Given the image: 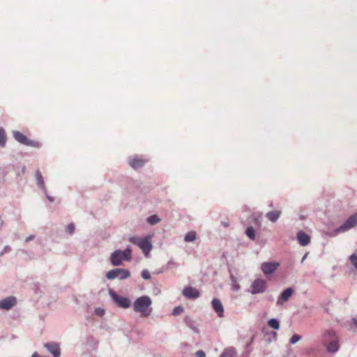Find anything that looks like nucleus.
I'll return each instance as SVG.
<instances>
[{
    "instance_id": "f257e3e1",
    "label": "nucleus",
    "mask_w": 357,
    "mask_h": 357,
    "mask_svg": "<svg viewBox=\"0 0 357 357\" xmlns=\"http://www.w3.org/2000/svg\"><path fill=\"white\" fill-rule=\"evenodd\" d=\"M152 300L148 296H142L137 298L132 305L133 310L141 314L142 317H147L152 312Z\"/></svg>"
},
{
    "instance_id": "f03ea898",
    "label": "nucleus",
    "mask_w": 357,
    "mask_h": 357,
    "mask_svg": "<svg viewBox=\"0 0 357 357\" xmlns=\"http://www.w3.org/2000/svg\"><path fill=\"white\" fill-rule=\"evenodd\" d=\"M152 236L149 235L144 238H140L138 236H130L128 238V241L137 245L144 252L146 257H148L153 248L151 243Z\"/></svg>"
},
{
    "instance_id": "7ed1b4c3",
    "label": "nucleus",
    "mask_w": 357,
    "mask_h": 357,
    "mask_svg": "<svg viewBox=\"0 0 357 357\" xmlns=\"http://www.w3.org/2000/svg\"><path fill=\"white\" fill-rule=\"evenodd\" d=\"M132 259V250L128 247L124 250H116L110 256V261L113 266L121 265L123 261H130Z\"/></svg>"
},
{
    "instance_id": "20e7f679",
    "label": "nucleus",
    "mask_w": 357,
    "mask_h": 357,
    "mask_svg": "<svg viewBox=\"0 0 357 357\" xmlns=\"http://www.w3.org/2000/svg\"><path fill=\"white\" fill-rule=\"evenodd\" d=\"M130 273L127 269L115 268L107 273L106 277L108 280L119 279L124 280L129 278Z\"/></svg>"
},
{
    "instance_id": "39448f33",
    "label": "nucleus",
    "mask_w": 357,
    "mask_h": 357,
    "mask_svg": "<svg viewBox=\"0 0 357 357\" xmlns=\"http://www.w3.org/2000/svg\"><path fill=\"white\" fill-rule=\"evenodd\" d=\"M109 296L114 301V302L119 306L124 309L128 308L130 305L131 302L130 300L126 297H123L122 296L118 295L115 291L113 290H109Z\"/></svg>"
},
{
    "instance_id": "423d86ee",
    "label": "nucleus",
    "mask_w": 357,
    "mask_h": 357,
    "mask_svg": "<svg viewBox=\"0 0 357 357\" xmlns=\"http://www.w3.org/2000/svg\"><path fill=\"white\" fill-rule=\"evenodd\" d=\"M13 135L15 139L20 144L34 147L40 146L39 142L29 139L19 131H13Z\"/></svg>"
},
{
    "instance_id": "0eeeda50",
    "label": "nucleus",
    "mask_w": 357,
    "mask_h": 357,
    "mask_svg": "<svg viewBox=\"0 0 357 357\" xmlns=\"http://www.w3.org/2000/svg\"><path fill=\"white\" fill-rule=\"evenodd\" d=\"M250 288L252 294L264 293L266 289V282L263 279H256L252 282Z\"/></svg>"
},
{
    "instance_id": "6e6552de",
    "label": "nucleus",
    "mask_w": 357,
    "mask_h": 357,
    "mask_svg": "<svg viewBox=\"0 0 357 357\" xmlns=\"http://www.w3.org/2000/svg\"><path fill=\"white\" fill-rule=\"evenodd\" d=\"M357 225V214H354L350 216L345 222L338 227L336 230L337 232H345Z\"/></svg>"
},
{
    "instance_id": "1a4fd4ad",
    "label": "nucleus",
    "mask_w": 357,
    "mask_h": 357,
    "mask_svg": "<svg viewBox=\"0 0 357 357\" xmlns=\"http://www.w3.org/2000/svg\"><path fill=\"white\" fill-rule=\"evenodd\" d=\"M17 303L16 298L14 296L6 297L4 299L0 301V309L9 310L13 306L15 305Z\"/></svg>"
},
{
    "instance_id": "9d476101",
    "label": "nucleus",
    "mask_w": 357,
    "mask_h": 357,
    "mask_svg": "<svg viewBox=\"0 0 357 357\" xmlns=\"http://www.w3.org/2000/svg\"><path fill=\"white\" fill-rule=\"evenodd\" d=\"M279 264L275 262H264L261 265V269L265 275L272 274L278 267Z\"/></svg>"
},
{
    "instance_id": "9b49d317",
    "label": "nucleus",
    "mask_w": 357,
    "mask_h": 357,
    "mask_svg": "<svg viewBox=\"0 0 357 357\" xmlns=\"http://www.w3.org/2000/svg\"><path fill=\"white\" fill-rule=\"evenodd\" d=\"M45 348L52 354L53 357H60L61 349L58 343L56 342H47L44 344Z\"/></svg>"
},
{
    "instance_id": "f8f14e48",
    "label": "nucleus",
    "mask_w": 357,
    "mask_h": 357,
    "mask_svg": "<svg viewBox=\"0 0 357 357\" xmlns=\"http://www.w3.org/2000/svg\"><path fill=\"white\" fill-rule=\"evenodd\" d=\"M36 182H37L38 186L40 187L41 188V190L44 192V193L46 195L47 199L50 202H52L54 201V198L47 195L42 174L38 170L36 171Z\"/></svg>"
},
{
    "instance_id": "ddd939ff",
    "label": "nucleus",
    "mask_w": 357,
    "mask_h": 357,
    "mask_svg": "<svg viewBox=\"0 0 357 357\" xmlns=\"http://www.w3.org/2000/svg\"><path fill=\"white\" fill-rule=\"evenodd\" d=\"M211 305L213 309L218 314V317H222L224 316V307L220 300L218 298H213L211 301Z\"/></svg>"
},
{
    "instance_id": "4468645a",
    "label": "nucleus",
    "mask_w": 357,
    "mask_h": 357,
    "mask_svg": "<svg viewBox=\"0 0 357 357\" xmlns=\"http://www.w3.org/2000/svg\"><path fill=\"white\" fill-rule=\"evenodd\" d=\"M293 294V289L290 287L286 289L281 294L280 298L277 301L278 305H282L284 302L289 301Z\"/></svg>"
},
{
    "instance_id": "2eb2a0df",
    "label": "nucleus",
    "mask_w": 357,
    "mask_h": 357,
    "mask_svg": "<svg viewBox=\"0 0 357 357\" xmlns=\"http://www.w3.org/2000/svg\"><path fill=\"white\" fill-rule=\"evenodd\" d=\"M183 294L185 297L192 299L197 298L199 296V291L196 289L190 287H185L183 290Z\"/></svg>"
},
{
    "instance_id": "dca6fc26",
    "label": "nucleus",
    "mask_w": 357,
    "mask_h": 357,
    "mask_svg": "<svg viewBox=\"0 0 357 357\" xmlns=\"http://www.w3.org/2000/svg\"><path fill=\"white\" fill-rule=\"evenodd\" d=\"M297 239L299 244L302 246H305L310 243V236L305 232L300 231L297 234Z\"/></svg>"
},
{
    "instance_id": "f3484780",
    "label": "nucleus",
    "mask_w": 357,
    "mask_h": 357,
    "mask_svg": "<svg viewBox=\"0 0 357 357\" xmlns=\"http://www.w3.org/2000/svg\"><path fill=\"white\" fill-rule=\"evenodd\" d=\"M281 211L275 210L269 211L266 214V218L272 222H275L281 215Z\"/></svg>"
},
{
    "instance_id": "a211bd4d",
    "label": "nucleus",
    "mask_w": 357,
    "mask_h": 357,
    "mask_svg": "<svg viewBox=\"0 0 357 357\" xmlns=\"http://www.w3.org/2000/svg\"><path fill=\"white\" fill-rule=\"evenodd\" d=\"M144 163L145 160L138 157H135L129 160V164L133 169L142 167Z\"/></svg>"
},
{
    "instance_id": "6ab92c4d",
    "label": "nucleus",
    "mask_w": 357,
    "mask_h": 357,
    "mask_svg": "<svg viewBox=\"0 0 357 357\" xmlns=\"http://www.w3.org/2000/svg\"><path fill=\"white\" fill-rule=\"evenodd\" d=\"M339 343L337 340H332L328 345H326L327 351L329 353H335L339 350Z\"/></svg>"
},
{
    "instance_id": "aec40b11",
    "label": "nucleus",
    "mask_w": 357,
    "mask_h": 357,
    "mask_svg": "<svg viewBox=\"0 0 357 357\" xmlns=\"http://www.w3.org/2000/svg\"><path fill=\"white\" fill-rule=\"evenodd\" d=\"M235 354H236V351H235L234 348L229 347V348L225 349L223 351L220 357H234Z\"/></svg>"
},
{
    "instance_id": "412c9836",
    "label": "nucleus",
    "mask_w": 357,
    "mask_h": 357,
    "mask_svg": "<svg viewBox=\"0 0 357 357\" xmlns=\"http://www.w3.org/2000/svg\"><path fill=\"white\" fill-rule=\"evenodd\" d=\"M185 322L195 333H199L198 328L195 326L194 322L190 317H185Z\"/></svg>"
},
{
    "instance_id": "4be33fe9",
    "label": "nucleus",
    "mask_w": 357,
    "mask_h": 357,
    "mask_svg": "<svg viewBox=\"0 0 357 357\" xmlns=\"http://www.w3.org/2000/svg\"><path fill=\"white\" fill-rule=\"evenodd\" d=\"M268 326L273 329L278 330L280 328V323L278 319L273 318L268 320Z\"/></svg>"
},
{
    "instance_id": "5701e85b",
    "label": "nucleus",
    "mask_w": 357,
    "mask_h": 357,
    "mask_svg": "<svg viewBox=\"0 0 357 357\" xmlns=\"http://www.w3.org/2000/svg\"><path fill=\"white\" fill-rule=\"evenodd\" d=\"M6 143V132L3 128H0V146H5Z\"/></svg>"
},
{
    "instance_id": "b1692460",
    "label": "nucleus",
    "mask_w": 357,
    "mask_h": 357,
    "mask_svg": "<svg viewBox=\"0 0 357 357\" xmlns=\"http://www.w3.org/2000/svg\"><path fill=\"white\" fill-rule=\"evenodd\" d=\"M245 234L252 241L255 240V230L252 227H248L247 228Z\"/></svg>"
},
{
    "instance_id": "393cba45",
    "label": "nucleus",
    "mask_w": 357,
    "mask_h": 357,
    "mask_svg": "<svg viewBox=\"0 0 357 357\" xmlns=\"http://www.w3.org/2000/svg\"><path fill=\"white\" fill-rule=\"evenodd\" d=\"M195 239H196V233L195 231L188 232L184 237V240L185 242H192Z\"/></svg>"
},
{
    "instance_id": "a878e982",
    "label": "nucleus",
    "mask_w": 357,
    "mask_h": 357,
    "mask_svg": "<svg viewBox=\"0 0 357 357\" xmlns=\"http://www.w3.org/2000/svg\"><path fill=\"white\" fill-rule=\"evenodd\" d=\"M147 222L150 225H156L158 222H160V218L157 215H153L149 216L147 218Z\"/></svg>"
},
{
    "instance_id": "bb28decb",
    "label": "nucleus",
    "mask_w": 357,
    "mask_h": 357,
    "mask_svg": "<svg viewBox=\"0 0 357 357\" xmlns=\"http://www.w3.org/2000/svg\"><path fill=\"white\" fill-rule=\"evenodd\" d=\"M301 340V336L299 335L295 334L291 337V339L289 340V343L291 344H294L297 343L298 341H300Z\"/></svg>"
},
{
    "instance_id": "cd10ccee",
    "label": "nucleus",
    "mask_w": 357,
    "mask_h": 357,
    "mask_svg": "<svg viewBox=\"0 0 357 357\" xmlns=\"http://www.w3.org/2000/svg\"><path fill=\"white\" fill-rule=\"evenodd\" d=\"M352 265L357 269V254H353L349 257Z\"/></svg>"
},
{
    "instance_id": "c85d7f7f",
    "label": "nucleus",
    "mask_w": 357,
    "mask_h": 357,
    "mask_svg": "<svg viewBox=\"0 0 357 357\" xmlns=\"http://www.w3.org/2000/svg\"><path fill=\"white\" fill-rule=\"evenodd\" d=\"M178 264L173 259L169 260L167 264V268L171 269L172 268H177Z\"/></svg>"
},
{
    "instance_id": "c756f323",
    "label": "nucleus",
    "mask_w": 357,
    "mask_h": 357,
    "mask_svg": "<svg viewBox=\"0 0 357 357\" xmlns=\"http://www.w3.org/2000/svg\"><path fill=\"white\" fill-rule=\"evenodd\" d=\"M183 307L177 306L174 308V310L172 311V314L176 316V315H178V314H181V312H183Z\"/></svg>"
},
{
    "instance_id": "7c9ffc66",
    "label": "nucleus",
    "mask_w": 357,
    "mask_h": 357,
    "mask_svg": "<svg viewBox=\"0 0 357 357\" xmlns=\"http://www.w3.org/2000/svg\"><path fill=\"white\" fill-rule=\"evenodd\" d=\"M142 277L144 280H149L151 278L149 271L147 269L143 270L142 272Z\"/></svg>"
},
{
    "instance_id": "2f4dec72",
    "label": "nucleus",
    "mask_w": 357,
    "mask_h": 357,
    "mask_svg": "<svg viewBox=\"0 0 357 357\" xmlns=\"http://www.w3.org/2000/svg\"><path fill=\"white\" fill-rule=\"evenodd\" d=\"M75 229V225L73 223L69 224L67 227V230L69 232V234H70L74 232Z\"/></svg>"
},
{
    "instance_id": "473e14b6",
    "label": "nucleus",
    "mask_w": 357,
    "mask_h": 357,
    "mask_svg": "<svg viewBox=\"0 0 357 357\" xmlns=\"http://www.w3.org/2000/svg\"><path fill=\"white\" fill-rule=\"evenodd\" d=\"M197 357H206L205 352L202 350H199L195 353Z\"/></svg>"
},
{
    "instance_id": "72a5a7b5",
    "label": "nucleus",
    "mask_w": 357,
    "mask_h": 357,
    "mask_svg": "<svg viewBox=\"0 0 357 357\" xmlns=\"http://www.w3.org/2000/svg\"><path fill=\"white\" fill-rule=\"evenodd\" d=\"M324 336L328 337H333L335 336V333L333 331H328L326 332Z\"/></svg>"
},
{
    "instance_id": "f704fd0d",
    "label": "nucleus",
    "mask_w": 357,
    "mask_h": 357,
    "mask_svg": "<svg viewBox=\"0 0 357 357\" xmlns=\"http://www.w3.org/2000/svg\"><path fill=\"white\" fill-rule=\"evenodd\" d=\"M232 289L234 291H238L240 289V286L238 284H237L236 283H233Z\"/></svg>"
},
{
    "instance_id": "c9c22d12",
    "label": "nucleus",
    "mask_w": 357,
    "mask_h": 357,
    "mask_svg": "<svg viewBox=\"0 0 357 357\" xmlns=\"http://www.w3.org/2000/svg\"><path fill=\"white\" fill-rule=\"evenodd\" d=\"M34 238V236L33 235H31L28 237L26 238V240L25 241L27 243V242H29L30 241L33 240Z\"/></svg>"
},
{
    "instance_id": "e433bc0d",
    "label": "nucleus",
    "mask_w": 357,
    "mask_h": 357,
    "mask_svg": "<svg viewBox=\"0 0 357 357\" xmlns=\"http://www.w3.org/2000/svg\"><path fill=\"white\" fill-rule=\"evenodd\" d=\"M352 322H353L354 325L355 326V327L357 328V317H354L352 319Z\"/></svg>"
},
{
    "instance_id": "4c0bfd02",
    "label": "nucleus",
    "mask_w": 357,
    "mask_h": 357,
    "mask_svg": "<svg viewBox=\"0 0 357 357\" xmlns=\"http://www.w3.org/2000/svg\"><path fill=\"white\" fill-rule=\"evenodd\" d=\"M221 224L225 227H228L229 226V222H222Z\"/></svg>"
},
{
    "instance_id": "58836bf2",
    "label": "nucleus",
    "mask_w": 357,
    "mask_h": 357,
    "mask_svg": "<svg viewBox=\"0 0 357 357\" xmlns=\"http://www.w3.org/2000/svg\"><path fill=\"white\" fill-rule=\"evenodd\" d=\"M97 313L100 315H102L103 314V312H104V310H97Z\"/></svg>"
},
{
    "instance_id": "ea45409f",
    "label": "nucleus",
    "mask_w": 357,
    "mask_h": 357,
    "mask_svg": "<svg viewBox=\"0 0 357 357\" xmlns=\"http://www.w3.org/2000/svg\"><path fill=\"white\" fill-rule=\"evenodd\" d=\"M10 250V248L8 246H6V247L4 248L3 252H2L1 253V255H3L4 252H6L7 250Z\"/></svg>"
},
{
    "instance_id": "a19ab883",
    "label": "nucleus",
    "mask_w": 357,
    "mask_h": 357,
    "mask_svg": "<svg viewBox=\"0 0 357 357\" xmlns=\"http://www.w3.org/2000/svg\"><path fill=\"white\" fill-rule=\"evenodd\" d=\"M231 280L233 283H236V280H235V278H234V277L233 275H231Z\"/></svg>"
},
{
    "instance_id": "79ce46f5",
    "label": "nucleus",
    "mask_w": 357,
    "mask_h": 357,
    "mask_svg": "<svg viewBox=\"0 0 357 357\" xmlns=\"http://www.w3.org/2000/svg\"><path fill=\"white\" fill-rule=\"evenodd\" d=\"M31 357H39V356L36 352H35L32 354Z\"/></svg>"
},
{
    "instance_id": "37998d69",
    "label": "nucleus",
    "mask_w": 357,
    "mask_h": 357,
    "mask_svg": "<svg viewBox=\"0 0 357 357\" xmlns=\"http://www.w3.org/2000/svg\"><path fill=\"white\" fill-rule=\"evenodd\" d=\"M306 256H307V255H305L303 257V259H302V261H303L305 259Z\"/></svg>"
},
{
    "instance_id": "c03bdc74",
    "label": "nucleus",
    "mask_w": 357,
    "mask_h": 357,
    "mask_svg": "<svg viewBox=\"0 0 357 357\" xmlns=\"http://www.w3.org/2000/svg\"><path fill=\"white\" fill-rule=\"evenodd\" d=\"M40 357H47V356H40Z\"/></svg>"
}]
</instances>
